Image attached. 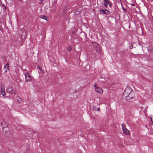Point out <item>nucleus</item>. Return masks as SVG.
<instances>
[{
  "mask_svg": "<svg viewBox=\"0 0 153 153\" xmlns=\"http://www.w3.org/2000/svg\"><path fill=\"white\" fill-rule=\"evenodd\" d=\"M132 91V90L130 87H126L122 95L123 98L126 100H129L130 102L134 100L135 99L131 94Z\"/></svg>",
  "mask_w": 153,
  "mask_h": 153,
  "instance_id": "obj_1",
  "label": "nucleus"
},
{
  "mask_svg": "<svg viewBox=\"0 0 153 153\" xmlns=\"http://www.w3.org/2000/svg\"><path fill=\"white\" fill-rule=\"evenodd\" d=\"M1 125L3 128V132L5 136L7 135L10 133L8 128L6 127L7 124L5 122L3 121L1 123Z\"/></svg>",
  "mask_w": 153,
  "mask_h": 153,
  "instance_id": "obj_2",
  "label": "nucleus"
},
{
  "mask_svg": "<svg viewBox=\"0 0 153 153\" xmlns=\"http://www.w3.org/2000/svg\"><path fill=\"white\" fill-rule=\"evenodd\" d=\"M93 48L97 52H100L101 51V49L99 45L96 42L92 43Z\"/></svg>",
  "mask_w": 153,
  "mask_h": 153,
  "instance_id": "obj_3",
  "label": "nucleus"
},
{
  "mask_svg": "<svg viewBox=\"0 0 153 153\" xmlns=\"http://www.w3.org/2000/svg\"><path fill=\"white\" fill-rule=\"evenodd\" d=\"M122 127L123 133L126 135L129 134V131L126 128V125L123 124H122Z\"/></svg>",
  "mask_w": 153,
  "mask_h": 153,
  "instance_id": "obj_4",
  "label": "nucleus"
},
{
  "mask_svg": "<svg viewBox=\"0 0 153 153\" xmlns=\"http://www.w3.org/2000/svg\"><path fill=\"white\" fill-rule=\"evenodd\" d=\"M94 87L95 88V91L97 93L100 94H101L103 93L102 89V88L99 87L97 84H95L94 85Z\"/></svg>",
  "mask_w": 153,
  "mask_h": 153,
  "instance_id": "obj_5",
  "label": "nucleus"
},
{
  "mask_svg": "<svg viewBox=\"0 0 153 153\" xmlns=\"http://www.w3.org/2000/svg\"><path fill=\"white\" fill-rule=\"evenodd\" d=\"M25 76L26 82H29L31 80V77L28 73H26L25 74Z\"/></svg>",
  "mask_w": 153,
  "mask_h": 153,
  "instance_id": "obj_6",
  "label": "nucleus"
},
{
  "mask_svg": "<svg viewBox=\"0 0 153 153\" xmlns=\"http://www.w3.org/2000/svg\"><path fill=\"white\" fill-rule=\"evenodd\" d=\"M103 3L105 7H107L108 5L110 7L111 6V2L109 0H104Z\"/></svg>",
  "mask_w": 153,
  "mask_h": 153,
  "instance_id": "obj_7",
  "label": "nucleus"
},
{
  "mask_svg": "<svg viewBox=\"0 0 153 153\" xmlns=\"http://www.w3.org/2000/svg\"><path fill=\"white\" fill-rule=\"evenodd\" d=\"M100 13L101 14H105L108 15L110 13V12L106 9H102L100 10Z\"/></svg>",
  "mask_w": 153,
  "mask_h": 153,
  "instance_id": "obj_8",
  "label": "nucleus"
},
{
  "mask_svg": "<svg viewBox=\"0 0 153 153\" xmlns=\"http://www.w3.org/2000/svg\"><path fill=\"white\" fill-rule=\"evenodd\" d=\"M5 87L4 86H2L1 88L0 93L1 95L3 96H5Z\"/></svg>",
  "mask_w": 153,
  "mask_h": 153,
  "instance_id": "obj_9",
  "label": "nucleus"
},
{
  "mask_svg": "<svg viewBox=\"0 0 153 153\" xmlns=\"http://www.w3.org/2000/svg\"><path fill=\"white\" fill-rule=\"evenodd\" d=\"M12 88L11 87L7 88L6 89V91L7 92L10 93L12 91Z\"/></svg>",
  "mask_w": 153,
  "mask_h": 153,
  "instance_id": "obj_10",
  "label": "nucleus"
},
{
  "mask_svg": "<svg viewBox=\"0 0 153 153\" xmlns=\"http://www.w3.org/2000/svg\"><path fill=\"white\" fill-rule=\"evenodd\" d=\"M22 99L19 97H17V102L19 103H20L21 102Z\"/></svg>",
  "mask_w": 153,
  "mask_h": 153,
  "instance_id": "obj_11",
  "label": "nucleus"
},
{
  "mask_svg": "<svg viewBox=\"0 0 153 153\" xmlns=\"http://www.w3.org/2000/svg\"><path fill=\"white\" fill-rule=\"evenodd\" d=\"M67 50L68 51H71L72 50V47L71 46H69L68 48H67Z\"/></svg>",
  "mask_w": 153,
  "mask_h": 153,
  "instance_id": "obj_12",
  "label": "nucleus"
},
{
  "mask_svg": "<svg viewBox=\"0 0 153 153\" xmlns=\"http://www.w3.org/2000/svg\"><path fill=\"white\" fill-rule=\"evenodd\" d=\"M37 68L40 70L41 72H42L43 71V69L39 66H37Z\"/></svg>",
  "mask_w": 153,
  "mask_h": 153,
  "instance_id": "obj_13",
  "label": "nucleus"
},
{
  "mask_svg": "<svg viewBox=\"0 0 153 153\" xmlns=\"http://www.w3.org/2000/svg\"><path fill=\"white\" fill-rule=\"evenodd\" d=\"M10 93L11 94H15V90H13L12 89V91H11Z\"/></svg>",
  "mask_w": 153,
  "mask_h": 153,
  "instance_id": "obj_14",
  "label": "nucleus"
},
{
  "mask_svg": "<svg viewBox=\"0 0 153 153\" xmlns=\"http://www.w3.org/2000/svg\"><path fill=\"white\" fill-rule=\"evenodd\" d=\"M9 67V64L8 63H7V64L5 65V66H4V67L5 68H8Z\"/></svg>",
  "mask_w": 153,
  "mask_h": 153,
  "instance_id": "obj_15",
  "label": "nucleus"
},
{
  "mask_svg": "<svg viewBox=\"0 0 153 153\" xmlns=\"http://www.w3.org/2000/svg\"><path fill=\"white\" fill-rule=\"evenodd\" d=\"M41 18L45 19L46 20H47V19H46V16H43L42 17H41Z\"/></svg>",
  "mask_w": 153,
  "mask_h": 153,
  "instance_id": "obj_16",
  "label": "nucleus"
},
{
  "mask_svg": "<svg viewBox=\"0 0 153 153\" xmlns=\"http://www.w3.org/2000/svg\"><path fill=\"white\" fill-rule=\"evenodd\" d=\"M151 121L153 123V116L152 117H151Z\"/></svg>",
  "mask_w": 153,
  "mask_h": 153,
  "instance_id": "obj_17",
  "label": "nucleus"
},
{
  "mask_svg": "<svg viewBox=\"0 0 153 153\" xmlns=\"http://www.w3.org/2000/svg\"><path fill=\"white\" fill-rule=\"evenodd\" d=\"M133 47V46L132 45H131V46L130 47V49H132Z\"/></svg>",
  "mask_w": 153,
  "mask_h": 153,
  "instance_id": "obj_18",
  "label": "nucleus"
},
{
  "mask_svg": "<svg viewBox=\"0 0 153 153\" xmlns=\"http://www.w3.org/2000/svg\"><path fill=\"white\" fill-rule=\"evenodd\" d=\"M100 108H97V110L98 111H100Z\"/></svg>",
  "mask_w": 153,
  "mask_h": 153,
  "instance_id": "obj_19",
  "label": "nucleus"
},
{
  "mask_svg": "<svg viewBox=\"0 0 153 153\" xmlns=\"http://www.w3.org/2000/svg\"><path fill=\"white\" fill-rule=\"evenodd\" d=\"M123 10H124V11H125H125H126V9H124V8H123Z\"/></svg>",
  "mask_w": 153,
  "mask_h": 153,
  "instance_id": "obj_20",
  "label": "nucleus"
},
{
  "mask_svg": "<svg viewBox=\"0 0 153 153\" xmlns=\"http://www.w3.org/2000/svg\"><path fill=\"white\" fill-rule=\"evenodd\" d=\"M41 1V3L42 2V1H43V0H40Z\"/></svg>",
  "mask_w": 153,
  "mask_h": 153,
  "instance_id": "obj_21",
  "label": "nucleus"
},
{
  "mask_svg": "<svg viewBox=\"0 0 153 153\" xmlns=\"http://www.w3.org/2000/svg\"><path fill=\"white\" fill-rule=\"evenodd\" d=\"M146 111V110H144V112H145Z\"/></svg>",
  "mask_w": 153,
  "mask_h": 153,
  "instance_id": "obj_22",
  "label": "nucleus"
},
{
  "mask_svg": "<svg viewBox=\"0 0 153 153\" xmlns=\"http://www.w3.org/2000/svg\"><path fill=\"white\" fill-rule=\"evenodd\" d=\"M132 5L134 6V4H132Z\"/></svg>",
  "mask_w": 153,
  "mask_h": 153,
  "instance_id": "obj_23",
  "label": "nucleus"
},
{
  "mask_svg": "<svg viewBox=\"0 0 153 153\" xmlns=\"http://www.w3.org/2000/svg\"><path fill=\"white\" fill-rule=\"evenodd\" d=\"M24 70L26 71V69H24Z\"/></svg>",
  "mask_w": 153,
  "mask_h": 153,
  "instance_id": "obj_24",
  "label": "nucleus"
},
{
  "mask_svg": "<svg viewBox=\"0 0 153 153\" xmlns=\"http://www.w3.org/2000/svg\"><path fill=\"white\" fill-rule=\"evenodd\" d=\"M148 107H147L146 108H146H147Z\"/></svg>",
  "mask_w": 153,
  "mask_h": 153,
  "instance_id": "obj_25",
  "label": "nucleus"
},
{
  "mask_svg": "<svg viewBox=\"0 0 153 153\" xmlns=\"http://www.w3.org/2000/svg\"><path fill=\"white\" fill-rule=\"evenodd\" d=\"M73 34H74V32H73Z\"/></svg>",
  "mask_w": 153,
  "mask_h": 153,
  "instance_id": "obj_26",
  "label": "nucleus"
}]
</instances>
